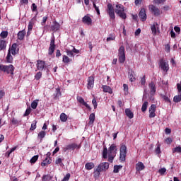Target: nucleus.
<instances>
[{
    "label": "nucleus",
    "mask_w": 181,
    "mask_h": 181,
    "mask_svg": "<svg viewBox=\"0 0 181 181\" xmlns=\"http://www.w3.org/2000/svg\"><path fill=\"white\" fill-rule=\"evenodd\" d=\"M117 146L115 144H112L108 149L105 146L102 153L103 159H107V158H108V162L112 163L114 158L117 156Z\"/></svg>",
    "instance_id": "f257e3e1"
},
{
    "label": "nucleus",
    "mask_w": 181,
    "mask_h": 181,
    "mask_svg": "<svg viewBox=\"0 0 181 181\" xmlns=\"http://www.w3.org/2000/svg\"><path fill=\"white\" fill-rule=\"evenodd\" d=\"M109 168L110 163L107 162L101 163L100 164H99L97 168L95 169L93 172V176L95 179H98V177H100L101 172H105L106 170H107V169H109Z\"/></svg>",
    "instance_id": "f03ea898"
},
{
    "label": "nucleus",
    "mask_w": 181,
    "mask_h": 181,
    "mask_svg": "<svg viewBox=\"0 0 181 181\" xmlns=\"http://www.w3.org/2000/svg\"><path fill=\"white\" fill-rule=\"evenodd\" d=\"M0 71H3V73H6V74H11V76H13V71H15V66H13V65L12 64H0Z\"/></svg>",
    "instance_id": "7ed1b4c3"
},
{
    "label": "nucleus",
    "mask_w": 181,
    "mask_h": 181,
    "mask_svg": "<svg viewBox=\"0 0 181 181\" xmlns=\"http://www.w3.org/2000/svg\"><path fill=\"white\" fill-rule=\"evenodd\" d=\"M125 8L122 4H117L115 8V13L122 18V19H127V13L124 12Z\"/></svg>",
    "instance_id": "20e7f679"
},
{
    "label": "nucleus",
    "mask_w": 181,
    "mask_h": 181,
    "mask_svg": "<svg viewBox=\"0 0 181 181\" xmlns=\"http://www.w3.org/2000/svg\"><path fill=\"white\" fill-rule=\"evenodd\" d=\"M107 13L110 17V21H115V11H114V7L112 4H108L107 5Z\"/></svg>",
    "instance_id": "39448f33"
},
{
    "label": "nucleus",
    "mask_w": 181,
    "mask_h": 181,
    "mask_svg": "<svg viewBox=\"0 0 181 181\" xmlns=\"http://www.w3.org/2000/svg\"><path fill=\"white\" fill-rule=\"evenodd\" d=\"M119 160L120 162H125L127 158V146L122 145L119 149Z\"/></svg>",
    "instance_id": "423d86ee"
},
{
    "label": "nucleus",
    "mask_w": 181,
    "mask_h": 181,
    "mask_svg": "<svg viewBox=\"0 0 181 181\" xmlns=\"http://www.w3.org/2000/svg\"><path fill=\"white\" fill-rule=\"evenodd\" d=\"M119 63H124L126 60L125 57V47L124 46H121L119 48Z\"/></svg>",
    "instance_id": "0eeeda50"
},
{
    "label": "nucleus",
    "mask_w": 181,
    "mask_h": 181,
    "mask_svg": "<svg viewBox=\"0 0 181 181\" xmlns=\"http://www.w3.org/2000/svg\"><path fill=\"white\" fill-rule=\"evenodd\" d=\"M148 11L153 13L154 16H159L162 13V11L156 6L151 4L148 6Z\"/></svg>",
    "instance_id": "6e6552de"
},
{
    "label": "nucleus",
    "mask_w": 181,
    "mask_h": 181,
    "mask_svg": "<svg viewBox=\"0 0 181 181\" xmlns=\"http://www.w3.org/2000/svg\"><path fill=\"white\" fill-rule=\"evenodd\" d=\"M80 148H81V145H78L76 143H73L71 144H69L67 146H66L65 147L63 148V151L64 152H67V151H74V149H80Z\"/></svg>",
    "instance_id": "1a4fd4ad"
},
{
    "label": "nucleus",
    "mask_w": 181,
    "mask_h": 181,
    "mask_svg": "<svg viewBox=\"0 0 181 181\" xmlns=\"http://www.w3.org/2000/svg\"><path fill=\"white\" fill-rule=\"evenodd\" d=\"M159 66L164 73H168L169 71V63L165 62L163 59H160L159 62Z\"/></svg>",
    "instance_id": "9d476101"
},
{
    "label": "nucleus",
    "mask_w": 181,
    "mask_h": 181,
    "mask_svg": "<svg viewBox=\"0 0 181 181\" xmlns=\"http://www.w3.org/2000/svg\"><path fill=\"white\" fill-rule=\"evenodd\" d=\"M56 49V45L54 44V39H52L49 44V47L48 49V54L52 56L54 53V49Z\"/></svg>",
    "instance_id": "9b49d317"
},
{
    "label": "nucleus",
    "mask_w": 181,
    "mask_h": 181,
    "mask_svg": "<svg viewBox=\"0 0 181 181\" xmlns=\"http://www.w3.org/2000/svg\"><path fill=\"white\" fill-rule=\"evenodd\" d=\"M94 88V76H90L88 78L87 88L88 90H92Z\"/></svg>",
    "instance_id": "f8f14e48"
},
{
    "label": "nucleus",
    "mask_w": 181,
    "mask_h": 181,
    "mask_svg": "<svg viewBox=\"0 0 181 181\" xmlns=\"http://www.w3.org/2000/svg\"><path fill=\"white\" fill-rule=\"evenodd\" d=\"M149 118H154L156 117L155 112H156V105H151L149 107Z\"/></svg>",
    "instance_id": "ddd939ff"
},
{
    "label": "nucleus",
    "mask_w": 181,
    "mask_h": 181,
    "mask_svg": "<svg viewBox=\"0 0 181 181\" xmlns=\"http://www.w3.org/2000/svg\"><path fill=\"white\" fill-rule=\"evenodd\" d=\"M139 17L140 18L142 22H145L146 21V11L145 8H141L139 13Z\"/></svg>",
    "instance_id": "4468645a"
},
{
    "label": "nucleus",
    "mask_w": 181,
    "mask_h": 181,
    "mask_svg": "<svg viewBox=\"0 0 181 181\" xmlns=\"http://www.w3.org/2000/svg\"><path fill=\"white\" fill-rule=\"evenodd\" d=\"M10 49L11 52V54H13V56H16V54H18V53H19V48H18V44L16 43H13L11 45Z\"/></svg>",
    "instance_id": "2eb2a0df"
},
{
    "label": "nucleus",
    "mask_w": 181,
    "mask_h": 181,
    "mask_svg": "<svg viewBox=\"0 0 181 181\" xmlns=\"http://www.w3.org/2000/svg\"><path fill=\"white\" fill-rule=\"evenodd\" d=\"M76 100H77V101H78V103H80V104H81L82 105H84V107H86L88 110L91 109V107H90V105H88V104H87V103H86V101L81 96H78L76 98Z\"/></svg>",
    "instance_id": "dca6fc26"
},
{
    "label": "nucleus",
    "mask_w": 181,
    "mask_h": 181,
    "mask_svg": "<svg viewBox=\"0 0 181 181\" xmlns=\"http://www.w3.org/2000/svg\"><path fill=\"white\" fill-rule=\"evenodd\" d=\"M82 22L86 25H90L93 23V19H91V17L86 15L82 18Z\"/></svg>",
    "instance_id": "f3484780"
},
{
    "label": "nucleus",
    "mask_w": 181,
    "mask_h": 181,
    "mask_svg": "<svg viewBox=\"0 0 181 181\" xmlns=\"http://www.w3.org/2000/svg\"><path fill=\"white\" fill-rule=\"evenodd\" d=\"M6 63H13V57L11 54V48H8L7 56L6 57Z\"/></svg>",
    "instance_id": "a211bd4d"
},
{
    "label": "nucleus",
    "mask_w": 181,
    "mask_h": 181,
    "mask_svg": "<svg viewBox=\"0 0 181 181\" xmlns=\"http://www.w3.org/2000/svg\"><path fill=\"white\" fill-rule=\"evenodd\" d=\"M7 45L8 42H6V40L0 39V52H2V50H6Z\"/></svg>",
    "instance_id": "6ab92c4d"
},
{
    "label": "nucleus",
    "mask_w": 181,
    "mask_h": 181,
    "mask_svg": "<svg viewBox=\"0 0 181 181\" xmlns=\"http://www.w3.org/2000/svg\"><path fill=\"white\" fill-rule=\"evenodd\" d=\"M134 72L132 69H129L128 78L129 79V81H131V83H134V81L136 80V78L134 76Z\"/></svg>",
    "instance_id": "aec40b11"
},
{
    "label": "nucleus",
    "mask_w": 181,
    "mask_h": 181,
    "mask_svg": "<svg viewBox=\"0 0 181 181\" xmlns=\"http://www.w3.org/2000/svg\"><path fill=\"white\" fill-rule=\"evenodd\" d=\"M144 169H145V165H144V163L139 162L136 164V172H141V170H144Z\"/></svg>",
    "instance_id": "412c9836"
},
{
    "label": "nucleus",
    "mask_w": 181,
    "mask_h": 181,
    "mask_svg": "<svg viewBox=\"0 0 181 181\" xmlns=\"http://www.w3.org/2000/svg\"><path fill=\"white\" fill-rule=\"evenodd\" d=\"M25 35H26V31L25 30L19 31L17 34L18 40H23V39H25Z\"/></svg>",
    "instance_id": "4be33fe9"
},
{
    "label": "nucleus",
    "mask_w": 181,
    "mask_h": 181,
    "mask_svg": "<svg viewBox=\"0 0 181 181\" xmlns=\"http://www.w3.org/2000/svg\"><path fill=\"white\" fill-rule=\"evenodd\" d=\"M45 65H46V63L45 62V61L38 60L37 64V70H43V69H45Z\"/></svg>",
    "instance_id": "5701e85b"
},
{
    "label": "nucleus",
    "mask_w": 181,
    "mask_h": 181,
    "mask_svg": "<svg viewBox=\"0 0 181 181\" xmlns=\"http://www.w3.org/2000/svg\"><path fill=\"white\" fill-rule=\"evenodd\" d=\"M148 87L150 88L151 95H153V93H156V86H155V83L151 82L148 85Z\"/></svg>",
    "instance_id": "b1692460"
},
{
    "label": "nucleus",
    "mask_w": 181,
    "mask_h": 181,
    "mask_svg": "<svg viewBox=\"0 0 181 181\" xmlns=\"http://www.w3.org/2000/svg\"><path fill=\"white\" fill-rule=\"evenodd\" d=\"M51 29L54 32H57V30L60 29V23H57V21H54L53 25L51 27Z\"/></svg>",
    "instance_id": "393cba45"
},
{
    "label": "nucleus",
    "mask_w": 181,
    "mask_h": 181,
    "mask_svg": "<svg viewBox=\"0 0 181 181\" xmlns=\"http://www.w3.org/2000/svg\"><path fill=\"white\" fill-rule=\"evenodd\" d=\"M102 88H103L104 93H109V94H112V89L111 88V87H110L108 86L103 85L102 86Z\"/></svg>",
    "instance_id": "a878e982"
},
{
    "label": "nucleus",
    "mask_w": 181,
    "mask_h": 181,
    "mask_svg": "<svg viewBox=\"0 0 181 181\" xmlns=\"http://www.w3.org/2000/svg\"><path fill=\"white\" fill-rule=\"evenodd\" d=\"M95 165L94 164V163H87L85 165V169H86V170H91V169H94Z\"/></svg>",
    "instance_id": "bb28decb"
},
{
    "label": "nucleus",
    "mask_w": 181,
    "mask_h": 181,
    "mask_svg": "<svg viewBox=\"0 0 181 181\" xmlns=\"http://www.w3.org/2000/svg\"><path fill=\"white\" fill-rule=\"evenodd\" d=\"M52 163V159L50 158H45V159L41 163V166L45 167L47 165H50Z\"/></svg>",
    "instance_id": "cd10ccee"
},
{
    "label": "nucleus",
    "mask_w": 181,
    "mask_h": 181,
    "mask_svg": "<svg viewBox=\"0 0 181 181\" xmlns=\"http://www.w3.org/2000/svg\"><path fill=\"white\" fill-rule=\"evenodd\" d=\"M95 121V114L91 113L89 116L88 125H93Z\"/></svg>",
    "instance_id": "c85d7f7f"
},
{
    "label": "nucleus",
    "mask_w": 181,
    "mask_h": 181,
    "mask_svg": "<svg viewBox=\"0 0 181 181\" xmlns=\"http://www.w3.org/2000/svg\"><path fill=\"white\" fill-rule=\"evenodd\" d=\"M125 114L127 117H128V118H129L130 119H132V118H134V113L131 111L130 109H126Z\"/></svg>",
    "instance_id": "c756f323"
},
{
    "label": "nucleus",
    "mask_w": 181,
    "mask_h": 181,
    "mask_svg": "<svg viewBox=\"0 0 181 181\" xmlns=\"http://www.w3.org/2000/svg\"><path fill=\"white\" fill-rule=\"evenodd\" d=\"M9 35V33L8 31H2L0 33V37L1 40H4V39H6L8 37V35Z\"/></svg>",
    "instance_id": "7c9ffc66"
},
{
    "label": "nucleus",
    "mask_w": 181,
    "mask_h": 181,
    "mask_svg": "<svg viewBox=\"0 0 181 181\" xmlns=\"http://www.w3.org/2000/svg\"><path fill=\"white\" fill-rule=\"evenodd\" d=\"M39 104V100H35L31 103V108L33 110H36L37 108V105Z\"/></svg>",
    "instance_id": "2f4dec72"
},
{
    "label": "nucleus",
    "mask_w": 181,
    "mask_h": 181,
    "mask_svg": "<svg viewBox=\"0 0 181 181\" xmlns=\"http://www.w3.org/2000/svg\"><path fill=\"white\" fill-rule=\"evenodd\" d=\"M121 169H122V165H116L114 166L113 173H118L119 172V170H121Z\"/></svg>",
    "instance_id": "473e14b6"
},
{
    "label": "nucleus",
    "mask_w": 181,
    "mask_h": 181,
    "mask_svg": "<svg viewBox=\"0 0 181 181\" xmlns=\"http://www.w3.org/2000/svg\"><path fill=\"white\" fill-rule=\"evenodd\" d=\"M38 138H40V142H42L43 138H45L46 136V132L45 131H41L38 133Z\"/></svg>",
    "instance_id": "72a5a7b5"
},
{
    "label": "nucleus",
    "mask_w": 181,
    "mask_h": 181,
    "mask_svg": "<svg viewBox=\"0 0 181 181\" xmlns=\"http://www.w3.org/2000/svg\"><path fill=\"white\" fill-rule=\"evenodd\" d=\"M148 101H145L143 105H142V107H141V111L142 112H145V111H146V110H148Z\"/></svg>",
    "instance_id": "f704fd0d"
},
{
    "label": "nucleus",
    "mask_w": 181,
    "mask_h": 181,
    "mask_svg": "<svg viewBox=\"0 0 181 181\" xmlns=\"http://www.w3.org/2000/svg\"><path fill=\"white\" fill-rule=\"evenodd\" d=\"M21 122H22V120H18L15 118L11 119V123L13 124V125H20Z\"/></svg>",
    "instance_id": "c9c22d12"
},
{
    "label": "nucleus",
    "mask_w": 181,
    "mask_h": 181,
    "mask_svg": "<svg viewBox=\"0 0 181 181\" xmlns=\"http://www.w3.org/2000/svg\"><path fill=\"white\" fill-rule=\"evenodd\" d=\"M60 120L62 122H66L67 121V115L65 113H62L60 115Z\"/></svg>",
    "instance_id": "e433bc0d"
},
{
    "label": "nucleus",
    "mask_w": 181,
    "mask_h": 181,
    "mask_svg": "<svg viewBox=\"0 0 181 181\" xmlns=\"http://www.w3.org/2000/svg\"><path fill=\"white\" fill-rule=\"evenodd\" d=\"M62 62L65 64L70 63V62H71V59L69 58L66 55H63Z\"/></svg>",
    "instance_id": "4c0bfd02"
},
{
    "label": "nucleus",
    "mask_w": 181,
    "mask_h": 181,
    "mask_svg": "<svg viewBox=\"0 0 181 181\" xmlns=\"http://www.w3.org/2000/svg\"><path fill=\"white\" fill-rule=\"evenodd\" d=\"M160 97L164 101H165V103H170V99L169 98V97H168V95L161 94Z\"/></svg>",
    "instance_id": "58836bf2"
},
{
    "label": "nucleus",
    "mask_w": 181,
    "mask_h": 181,
    "mask_svg": "<svg viewBox=\"0 0 181 181\" xmlns=\"http://www.w3.org/2000/svg\"><path fill=\"white\" fill-rule=\"evenodd\" d=\"M36 124H37V121L34 120L33 123L31 124V127L30 128V131H35L36 128Z\"/></svg>",
    "instance_id": "ea45409f"
},
{
    "label": "nucleus",
    "mask_w": 181,
    "mask_h": 181,
    "mask_svg": "<svg viewBox=\"0 0 181 181\" xmlns=\"http://www.w3.org/2000/svg\"><path fill=\"white\" fill-rule=\"evenodd\" d=\"M174 103H180L181 101V95H175L173 98Z\"/></svg>",
    "instance_id": "a19ab883"
},
{
    "label": "nucleus",
    "mask_w": 181,
    "mask_h": 181,
    "mask_svg": "<svg viewBox=\"0 0 181 181\" xmlns=\"http://www.w3.org/2000/svg\"><path fill=\"white\" fill-rule=\"evenodd\" d=\"M39 159V156H34L30 160V163H36V161Z\"/></svg>",
    "instance_id": "79ce46f5"
},
{
    "label": "nucleus",
    "mask_w": 181,
    "mask_h": 181,
    "mask_svg": "<svg viewBox=\"0 0 181 181\" xmlns=\"http://www.w3.org/2000/svg\"><path fill=\"white\" fill-rule=\"evenodd\" d=\"M181 153V147L180 146H177L175 147L173 151V153Z\"/></svg>",
    "instance_id": "37998d69"
},
{
    "label": "nucleus",
    "mask_w": 181,
    "mask_h": 181,
    "mask_svg": "<svg viewBox=\"0 0 181 181\" xmlns=\"http://www.w3.org/2000/svg\"><path fill=\"white\" fill-rule=\"evenodd\" d=\"M155 152H156V155H159L160 153V152H161L160 151V144L157 145Z\"/></svg>",
    "instance_id": "c03bdc74"
},
{
    "label": "nucleus",
    "mask_w": 181,
    "mask_h": 181,
    "mask_svg": "<svg viewBox=\"0 0 181 181\" xmlns=\"http://www.w3.org/2000/svg\"><path fill=\"white\" fill-rule=\"evenodd\" d=\"M62 162H63V160L60 158L55 160L56 165H59L60 166H62V165H63Z\"/></svg>",
    "instance_id": "a18cd8bd"
},
{
    "label": "nucleus",
    "mask_w": 181,
    "mask_h": 181,
    "mask_svg": "<svg viewBox=\"0 0 181 181\" xmlns=\"http://www.w3.org/2000/svg\"><path fill=\"white\" fill-rule=\"evenodd\" d=\"M66 54L69 57H74V53L73 52L72 50H66Z\"/></svg>",
    "instance_id": "49530a36"
},
{
    "label": "nucleus",
    "mask_w": 181,
    "mask_h": 181,
    "mask_svg": "<svg viewBox=\"0 0 181 181\" xmlns=\"http://www.w3.org/2000/svg\"><path fill=\"white\" fill-rule=\"evenodd\" d=\"M28 32H31L32 29H33V22L30 21L28 23Z\"/></svg>",
    "instance_id": "de8ad7c7"
},
{
    "label": "nucleus",
    "mask_w": 181,
    "mask_h": 181,
    "mask_svg": "<svg viewBox=\"0 0 181 181\" xmlns=\"http://www.w3.org/2000/svg\"><path fill=\"white\" fill-rule=\"evenodd\" d=\"M41 78H42V72H37L35 76V80H40Z\"/></svg>",
    "instance_id": "09e8293b"
},
{
    "label": "nucleus",
    "mask_w": 181,
    "mask_h": 181,
    "mask_svg": "<svg viewBox=\"0 0 181 181\" xmlns=\"http://www.w3.org/2000/svg\"><path fill=\"white\" fill-rule=\"evenodd\" d=\"M107 42H111V40H115V35H110L107 38Z\"/></svg>",
    "instance_id": "8fccbe9b"
},
{
    "label": "nucleus",
    "mask_w": 181,
    "mask_h": 181,
    "mask_svg": "<svg viewBox=\"0 0 181 181\" xmlns=\"http://www.w3.org/2000/svg\"><path fill=\"white\" fill-rule=\"evenodd\" d=\"M31 8L33 12H36V11H37V6H36V4L33 3L32 4Z\"/></svg>",
    "instance_id": "3c124183"
},
{
    "label": "nucleus",
    "mask_w": 181,
    "mask_h": 181,
    "mask_svg": "<svg viewBox=\"0 0 181 181\" xmlns=\"http://www.w3.org/2000/svg\"><path fill=\"white\" fill-rule=\"evenodd\" d=\"M52 178L47 175H43L42 181H51Z\"/></svg>",
    "instance_id": "603ef678"
},
{
    "label": "nucleus",
    "mask_w": 181,
    "mask_h": 181,
    "mask_svg": "<svg viewBox=\"0 0 181 181\" xmlns=\"http://www.w3.org/2000/svg\"><path fill=\"white\" fill-rule=\"evenodd\" d=\"M153 35H156V26L155 25H151V27Z\"/></svg>",
    "instance_id": "864d4df0"
},
{
    "label": "nucleus",
    "mask_w": 181,
    "mask_h": 181,
    "mask_svg": "<svg viewBox=\"0 0 181 181\" xmlns=\"http://www.w3.org/2000/svg\"><path fill=\"white\" fill-rule=\"evenodd\" d=\"M47 21V16H45L42 18V21L41 22L42 26H45L46 25Z\"/></svg>",
    "instance_id": "5fc2aeb1"
},
{
    "label": "nucleus",
    "mask_w": 181,
    "mask_h": 181,
    "mask_svg": "<svg viewBox=\"0 0 181 181\" xmlns=\"http://www.w3.org/2000/svg\"><path fill=\"white\" fill-rule=\"evenodd\" d=\"M165 173H166V168H161L158 170V173H160V175H165Z\"/></svg>",
    "instance_id": "6e6d98bb"
},
{
    "label": "nucleus",
    "mask_w": 181,
    "mask_h": 181,
    "mask_svg": "<svg viewBox=\"0 0 181 181\" xmlns=\"http://www.w3.org/2000/svg\"><path fill=\"white\" fill-rule=\"evenodd\" d=\"M32 110L30 108L27 109L24 113V117H28V115H29V114H30Z\"/></svg>",
    "instance_id": "4d7b16f0"
},
{
    "label": "nucleus",
    "mask_w": 181,
    "mask_h": 181,
    "mask_svg": "<svg viewBox=\"0 0 181 181\" xmlns=\"http://www.w3.org/2000/svg\"><path fill=\"white\" fill-rule=\"evenodd\" d=\"M21 5H28L29 4V0H21Z\"/></svg>",
    "instance_id": "13d9d810"
},
{
    "label": "nucleus",
    "mask_w": 181,
    "mask_h": 181,
    "mask_svg": "<svg viewBox=\"0 0 181 181\" xmlns=\"http://www.w3.org/2000/svg\"><path fill=\"white\" fill-rule=\"evenodd\" d=\"M166 0H154L155 4L157 5H160V4H163Z\"/></svg>",
    "instance_id": "bf43d9fd"
},
{
    "label": "nucleus",
    "mask_w": 181,
    "mask_h": 181,
    "mask_svg": "<svg viewBox=\"0 0 181 181\" xmlns=\"http://www.w3.org/2000/svg\"><path fill=\"white\" fill-rule=\"evenodd\" d=\"M92 104H93L95 109L97 108V100H95V98H94L92 100Z\"/></svg>",
    "instance_id": "052dcab7"
},
{
    "label": "nucleus",
    "mask_w": 181,
    "mask_h": 181,
    "mask_svg": "<svg viewBox=\"0 0 181 181\" xmlns=\"http://www.w3.org/2000/svg\"><path fill=\"white\" fill-rule=\"evenodd\" d=\"M165 52H167V53H170V45L169 44L165 45Z\"/></svg>",
    "instance_id": "680f3d73"
},
{
    "label": "nucleus",
    "mask_w": 181,
    "mask_h": 181,
    "mask_svg": "<svg viewBox=\"0 0 181 181\" xmlns=\"http://www.w3.org/2000/svg\"><path fill=\"white\" fill-rule=\"evenodd\" d=\"M145 83H146V80L145 79V76H144L141 79V86H145Z\"/></svg>",
    "instance_id": "e2e57ef3"
},
{
    "label": "nucleus",
    "mask_w": 181,
    "mask_h": 181,
    "mask_svg": "<svg viewBox=\"0 0 181 181\" xmlns=\"http://www.w3.org/2000/svg\"><path fill=\"white\" fill-rule=\"evenodd\" d=\"M4 97H5V91L0 90V100L4 98Z\"/></svg>",
    "instance_id": "0e129e2a"
},
{
    "label": "nucleus",
    "mask_w": 181,
    "mask_h": 181,
    "mask_svg": "<svg viewBox=\"0 0 181 181\" xmlns=\"http://www.w3.org/2000/svg\"><path fill=\"white\" fill-rule=\"evenodd\" d=\"M165 142H166V144H168V145L170 144H172V138H170V137L167 138V139H165Z\"/></svg>",
    "instance_id": "69168bd1"
},
{
    "label": "nucleus",
    "mask_w": 181,
    "mask_h": 181,
    "mask_svg": "<svg viewBox=\"0 0 181 181\" xmlns=\"http://www.w3.org/2000/svg\"><path fill=\"white\" fill-rule=\"evenodd\" d=\"M174 30L177 33H180V28L175 26L174 27Z\"/></svg>",
    "instance_id": "338daca9"
},
{
    "label": "nucleus",
    "mask_w": 181,
    "mask_h": 181,
    "mask_svg": "<svg viewBox=\"0 0 181 181\" xmlns=\"http://www.w3.org/2000/svg\"><path fill=\"white\" fill-rule=\"evenodd\" d=\"M60 56H62V53L59 49H57L56 52V57H60Z\"/></svg>",
    "instance_id": "774afa93"
}]
</instances>
